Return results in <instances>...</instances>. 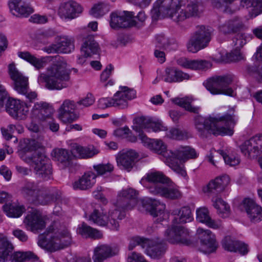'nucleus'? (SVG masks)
I'll use <instances>...</instances> for the list:
<instances>
[{
	"label": "nucleus",
	"instance_id": "f257e3e1",
	"mask_svg": "<svg viewBox=\"0 0 262 262\" xmlns=\"http://www.w3.org/2000/svg\"><path fill=\"white\" fill-rule=\"evenodd\" d=\"M133 129L139 133V137L144 146L161 155L163 157L162 160L167 165H171L170 158L173 156V151L167 150L166 146L162 140L149 139L142 131V129H145L147 132L152 130L155 132L166 130L167 127L161 121L148 117H138L134 119Z\"/></svg>",
	"mask_w": 262,
	"mask_h": 262
},
{
	"label": "nucleus",
	"instance_id": "f03ea898",
	"mask_svg": "<svg viewBox=\"0 0 262 262\" xmlns=\"http://www.w3.org/2000/svg\"><path fill=\"white\" fill-rule=\"evenodd\" d=\"M236 121L234 116L226 114L222 117L205 118L197 115L194 118V125L200 135L206 136L207 133L217 135H232Z\"/></svg>",
	"mask_w": 262,
	"mask_h": 262
},
{
	"label": "nucleus",
	"instance_id": "7ed1b4c3",
	"mask_svg": "<svg viewBox=\"0 0 262 262\" xmlns=\"http://www.w3.org/2000/svg\"><path fill=\"white\" fill-rule=\"evenodd\" d=\"M24 151H35L31 156H27L23 160L30 164L35 174L44 180L51 179L52 175V167L50 160L46 156L42 148L41 143L34 139H27L24 142Z\"/></svg>",
	"mask_w": 262,
	"mask_h": 262
},
{
	"label": "nucleus",
	"instance_id": "20e7f679",
	"mask_svg": "<svg viewBox=\"0 0 262 262\" xmlns=\"http://www.w3.org/2000/svg\"><path fill=\"white\" fill-rule=\"evenodd\" d=\"M70 73L67 69V63L59 59L48 67L46 73H41L38 77L40 84L45 83L49 90H60L71 85Z\"/></svg>",
	"mask_w": 262,
	"mask_h": 262
},
{
	"label": "nucleus",
	"instance_id": "39448f33",
	"mask_svg": "<svg viewBox=\"0 0 262 262\" xmlns=\"http://www.w3.org/2000/svg\"><path fill=\"white\" fill-rule=\"evenodd\" d=\"M20 193L27 200L41 205H48L56 201L65 203L68 202L67 199L62 198L60 190L39 187L34 182H26L20 189Z\"/></svg>",
	"mask_w": 262,
	"mask_h": 262
},
{
	"label": "nucleus",
	"instance_id": "423d86ee",
	"mask_svg": "<svg viewBox=\"0 0 262 262\" xmlns=\"http://www.w3.org/2000/svg\"><path fill=\"white\" fill-rule=\"evenodd\" d=\"M71 242V235L67 228L54 229L50 226L46 232L39 235L38 245L52 252L67 247Z\"/></svg>",
	"mask_w": 262,
	"mask_h": 262
},
{
	"label": "nucleus",
	"instance_id": "0eeeda50",
	"mask_svg": "<svg viewBox=\"0 0 262 262\" xmlns=\"http://www.w3.org/2000/svg\"><path fill=\"white\" fill-rule=\"evenodd\" d=\"M214 29L208 26L201 25L189 39L187 48L189 52L196 53L208 46L213 36Z\"/></svg>",
	"mask_w": 262,
	"mask_h": 262
},
{
	"label": "nucleus",
	"instance_id": "6e6552de",
	"mask_svg": "<svg viewBox=\"0 0 262 262\" xmlns=\"http://www.w3.org/2000/svg\"><path fill=\"white\" fill-rule=\"evenodd\" d=\"M124 216V212L116 208L110 210L108 215L102 209H95L90 216V220L99 226H108L117 231L119 227L118 220H121Z\"/></svg>",
	"mask_w": 262,
	"mask_h": 262
},
{
	"label": "nucleus",
	"instance_id": "1a4fd4ad",
	"mask_svg": "<svg viewBox=\"0 0 262 262\" xmlns=\"http://www.w3.org/2000/svg\"><path fill=\"white\" fill-rule=\"evenodd\" d=\"M232 82L231 76H220L208 79L204 82V85L213 95L223 94L233 97L234 96V92L229 86Z\"/></svg>",
	"mask_w": 262,
	"mask_h": 262
},
{
	"label": "nucleus",
	"instance_id": "9d476101",
	"mask_svg": "<svg viewBox=\"0 0 262 262\" xmlns=\"http://www.w3.org/2000/svg\"><path fill=\"white\" fill-rule=\"evenodd\" d=\"M173 156L170 158L171 165L168 166L177 173L183 177L187 174L186 171L179 163V161H185L189 159L195 158L197 157L196 151L193 148L189 146L180 147L173 151Z\"/></svg>",
	"mask_w": 262,
	"mask_h": 262
},
{
	"label": "nucleus",
	"instance_id": "9b49d317",
	"mask_svg": "<svg viewBox=\"0 0 262 262\" xmlns=\"http://www.w3.org/2000/svg\"><path fill=\"white\" fill-rule=\"evenodd\" d=\"M181 0H157L154 4L151 10V15L153 19L157 20L160 15L163 14L169 17L173 20L176 9L180 5Z\"/></svg>",
	"mask_w": 262,
	"mask_h": 262
},
{
	"label": "nucleus",
	"instance_id": "f8f14e48",
	"mask_svg": "<svg viewBox=\"0 0 262 262\" xmlns=\"http://www.w3.org/2000/svg\"><path fill=\"white\" fill-rule=\"evenodd\" d=\"M170 182V179L162 172L157 171L148 172L140 181V183L153 194H155V192L151 191L152 188H155L158 191L164 185L168 184Z\"/></svg>",
	"mask_w": 262,
	"mask_h": 262
},
{
	"label": "nucleus",
	"instance_id": "ddd939ff",
	"mask_svg": "<svg viewBox=\"0 0 262 262\" xmlns=\"http://www.w3.org/2000/svg\"><path fill=\"white\" fill-rule=\"evenodd\" d=\"M183 0L180 2V5L176 9L173 15V20L177 23L182 21L191 16H199L203 10L198 3L190 2L182 8Z\"/></svg>",
	"mask_w": 262,
	"mask_h": 262
},
{
	"label": "nucleus",
	"instance_id": "4468645a",
	"mask_svg": "<svg viewBox=\"0 0 262 262\" xmlns=\"http://www.w3.org/2000/svg\"><path fill=\"white\" fill-rule=\"evenodd\" d=\"M196 234L200 241L199 249L205 254H209L214 252L218 246L215 238V235L209 230H204L199 228Z\"/></svg>",
	"mask_w": 262,
	"mask_h": 262
},
{
	"label": "nucleus",
	"instance_id": "2eb2a0df",
	"mask_svg": "<svg viewBox=\"0 0 262 262\" xmlns=\"http://www.w3.org/2000/svg\"><path fill=\"white\" fill-rule=\"evenodd\" d=\"M138 192L132 188L123 189L117 194L116 205L122 209H131L136 204Z\"/></svg>",
	"mask_w": 262,
	"mask_h": 262
},
{
	"label": "nucleus",
	"instance_id": "dca6fc26",
	"mask_svg": "<svg viewBox=\"0 0 262 262\" xmlns=\"http://www.w3.org/2000/svg\"><path fill=\"white\" fill-rule=\"evenodd\" d=\"M167 240L172 244L189 245L190 243L188 230L183 226H173L165 232Z\"/></svg>",
	"mask_w": 262,
	"mask_h": 262
},
{
	"label": "nucleus",
	"instance_id": "f3484780",
	"mask_svg": "<svg viewBox=\"0 0 262 262\" xmlns=\"http://www.w3.org/2000/svg\"><path fill=\"white\" fill-rule=\"evenodd\" d=\"M241 149L242 152L248 157H250L252 153L254 154L253 156L262 153V134L256 135L246 141L241 145ZM258 162L262 168V156L259 158Z\"/></svg>",
	"mask_w": 262,
	"mask_h": 262
},
{
	"label": "nucleus",
	"instance_id": "a211bd4d",
	"mask_svg": "<svg viewBox=\"0 0 262 262\" xmlns=\"http://www.w3.org/2000/svg\"><path fill=\"white\" fill-rule=\"evenodd\" d=\"M9 74L13 81L14 89L19 93H24L28 89V78L16 68L14 63L9 66Z\"/></svg>",
	"mask_w": 262,
	"mask_h": 262
},
{
	"label": "nucleus",
	"instance_id": "6ab92c4d",
	"mask_svg": "<svg viewBox=\"0 0 262 262\" xmlns=\"http://www.w3.org/2000/svg\"><path fill=\"white\" fill-rule=\"evenodd\" d=\"M119 248L116 246L101 244L94 249V262H103L105 260L118 254Z\"/></svg>",
	"mask_w": 262,
	"mask_h": 262
},
{
	"label": "nucleus",
	"instance_id": "aec40b11",
	"mask_svg": "<svg viewBox=\"0 0 262 262\" xmlns=\"http://www.w3.org/2000/svg\"><path fill=\"white\" fill-rule=\"evenodd\" d=\"M5 109L12 117L19 120L24 119L28 113L27 108L19 100L12 98L7 99Z\"/></svg>",
	"mask_w": 262,
	"mask_h": 262
},
{
	"label": "nucleus",
	"instance_id": "412c9836",
	"mask_svg": "<svg viewBox=\"0 0 262 262\" xmlns=\"http://www.w3.org/2000/svg\"><path fill=\"white\" fill-rule=\"evenodd\" d=\"M76 104L72 100H65L58 109V117L63 123H71L78 119L75 113Z\"/></svg>",
	"mask_w": 262,
	"mask_h": 262
},
{
	"label": "nucleus",
	"instance_id": "4be33fe9",
	"mask_svg": "<svg viewBox=\"0 0 262 262\" xmlns=\"http://www.w3.org/2000/svg\"><path fill=\"white\" fill-rule=\"evenodd\" d=\"M121 90L117 92L114 96L113 104L114 107L124 109L128 106V100L136 97V91L126 86L121 87Z\"/></svg>",
	"mask_w": 262,
	"mask_h": 262
},
{
	"label": "nucleus",
	"instance_id": "5701e85b",
	"mask_svg": "<svg viewBox=\"0 0 262 262\" xmlns=\"http://www.w3.org/2000/svg\"><path fill=\"white\" fill-rule=\"evenodd\" d=\"M82 11L81 6L73 1H70L60 4L58 9V14L63 18L73 19L77 17V14Z\"/></svg>",
	"mask_w": 262,
	"mask_h": 262
},
{
	"label": "nucleus",
	"instance_id": "b1692460",
	"mask_svg": "<svg viewBox=\"0 0 262 262\" xmlns=\"http://www.w3.org/2000/svg\"><path fill=\"white\" fill-rule=\"evenodd\" d=\"M138 157V155L134 150L120 152L116 157L118 165L122 169L129 171L135 164V160Z\"/></svg>",
	"mask_w": 262,
	"mask_h": 262
},
{
	"label": "nucleus",
	"instance_id": "393cba45",
	"mask_svg": "<svg viewBox=\"0 0 262 262\" xmlns=\"http://www.w3.org/2000/svg\"><path fill=\"white\" fill-rule=\"evenodd\" d=\"M180 67L192 70H206L212 67L210 61L203 59L191 60L186 57H181L177 60Z\"/></svg>",
	"mask_w": 262,
	"mask_h": 262
},
{
	"label": "nucleus",
	"instance_id": "a878e982",
	"mask_svg": "<svg viewBox=\"0 0 262 262\" xmlns=\"http://www.w3.org/2000/svg\"><path fill=\"white\" fill-rule=\"evenodd\" d=\"M24 223L28 229L33 232L41 230L45 227V223L40 214L36 210L28 212Z\"/></svg>",
	"mask_w": 262,
	"mask_h": 262
},
{
	"label": "nucleus",
	"instance_id": "bb28decb",
	"mask_svg": "<svg viewBox=\"0 0 262 262\" xmlns=\"http://www.w3.org/2000/svg\"><path fill=\"white\" fill-rule=\"evenodd\" d=\"M134 15L133 12L124 11L122 13H112L110 21L113 29L130 27L131 17Z\"/></svg>",
	"mask_w": 262,
	"mask_h": 262
},
{
	"label": "nucleus",
	"instance_id": "cd10ccee",
	"mask_svg": "<svg viewBox=\"0 0 262 262\" xmlns=\"http://www.w3.org/2000/svg\"><path fill=\"white\" fill-rule=\"evenodd\" d=\"M146 253L152 258H161L165 254L167 250L166 245L163 241H150L146 246Z\"/></svg>",
	"mask_w": 262,
	"mask_h": 262
},
{
	"label": "nucleus",
	"instance_id": "c85d7f7f",
	"mask_svg": "<svg viewBox=\"0 0 262 262\" xmlns=\"http://www.w3.org/2000/svg\"><path fill=\"white\" fill-rule=\"evenodd\" d=\"M243 205L252 222H257L262 220V208L260 206L249 199H245Z\"/></svg>",
	"mask_w": 262,
	"mask_h": 262
},
{
	"label": "nucleus",
	"instance_id": "c756f323",
	"mask_svg": "<svg viewBox=\"0 0 262 262\" xmlns=\"http://www.w3.org/2000/svg\"><path fill=\"white\" fill-rule=\"evenodd\" d=\"M9 7L11 13L17 16L27 17L33 11V8L26 1L20 3L18 0H10Z\"/></svg>",
	"mask_w": 262,
	"mask_h": 262
},
{
	"label": "nucleus",
	"instance_id": "7c9ffc66",
	"mask_svg": "<svg viewBox=\"0 0 262 262\" xmlns=\"http://www.w3.org/2000/svg\"><path fill=\"white\" fill-rule=\"evenodd\" d=\"M222 246L230 252H239L245 255L248 252V245L240 241L233 240L230 236H226L222 241Z\"/></svg>",
	"mask_w": 262,
	"mask_h": 262
},
{
	"label": "nucleus",
	"instance_id": "2f4dec72",
	"mask_svg": "<svg viewBox=\"0 0 262 262\" xmlns=\"http://www.w3.org/2000/svg\"><path fill=\"white\" fill-rule=\"evenodd\" d=\"M53 112V109L49 104L43 101L35 103L32 110L33 115L41 121L51 119Z\"/></svg>",
	"mask_w": 262,
	"mask_h": 262
},
{
	"label": "nucleus",
	"instance_id": "473e14b6",
	"mask_svg": "<svg viewBox=\"0 0 262 262\" xmlns=\"http://www.w3.org/2000/svg\"><path fill=\"white\" fill-rule=\"evenodd\" d=\"M230 182L229 178L228 176H223L217 177L214 180L211 181L204 188L203 191L206 193H216L222 191L225 187L228 185Z\"/></svg>",
	"mask_w": 262,
	"mask_h": 262
},
{
	"label": "nucleus",
	"instance_id": "72a5a7b5",
	"mask_svg": "<svg viewBox=\"0 0 262 262\" xmlns=\"http://www.w3.org/2000/svg\"><path fill=\"white\" fill-rule=\"evenodd\" d=\"M142 203L146 211L154 217L161 216L165 209V205L155 199L148 198L143 200Z\"/></svg>",
	"mask_w": 262,
	"mask_h": 262
},
{
	"label": "nucleus",
	"instance_id": "f704fd0d",
	"mask_svg": "<svg viewBox=\"0 0 262 262\" xmlns=\"http://www.w3.org/2000/svg\"><path fill=\"white\" fill-rule=\"evenodd\" d=\"M97 176L94 172L89 171L85 173L78 181L73 183L75 190H87L91 188L96 183Z\"/></svg>",
	"mask_w": 262,
	"mask_h": 262
},
{
	"label": "nucleus",
	"instance_id": "c9c22d12",
	"mask_svg": "<svg viewBox=\"0 0 262 262\" xmlns=\"http://www.w3.org/2000/svg\"><path fill=\"white\" fill-rule=\"evenodd\" d=\"M100 50L98 43L94 39L93 35H88L83 39V42L81 47V52L85 56H91L96 54Z\"/></svg>",
	"mask_w": 262,
	"mask_h": 262
},
{
	"label": "nucleus",
	"instance_id": "e433bc0d",
	"mask_svg": "<svg viewBox=\"0 0 262 262\" xmlns=\"http://www.w3.org/2000/svg\"><path fill=\"white\" fill-rule=\"evenodd\" d=\"M171 214L175 216L173 220L174 223H186L191 222L193 219L191 209L188 206L182 207L180 209H174Z\"/></svg>",
	"mask_w": 262,
	"mask_h": 262
},
{
	"label": "nucleus",
	"instance_id": "4c0bfd02",
	"mask_svg": "<svg viewBox=\"0 0 262 262\" xmlns=\"http://www.w3.org/2000/svg\"><path fill=\"white\" fill-rule=\"evenodd\" d=\"M244 27V24L241 18L235 16L227 21L220 26V30L224 33L235 32Z\"/></svg>",
	"mask_w": 262,
	"mask_h": 262
},
{
	"label": "nucleus",
	"instance_id": "58836bf2",
	"mask_svg": "<svg viewBox=\"0 0 262 262\" xmlns=\"http://www.w3.org/2000/svg\"><path fill=\"white\" fill-rule=\"evenodd\" d=\"M167 185H164L158 191L155 188H152L151 191L155 192V195H159L167 199L174 200L181 198L182 193L177 188L168 187Z\"/></svg>",
	"mask_w": 262,
	"mask_h": 262
},
{
	"label": "nucleus",
	"instance_id": "ea45409f",
	"mask_svg": "<svg viewBox=\"0 0 262 262\" xmlns=\"http://www.w3.org/2000/svg\"><path fill=\"white\" fill-rule=\"evenodd\" d=\"M3 208L8 216L14 218L20 217L26 210L23 205L15 203L6 204Z\"/></svg>",
	"mask_w": 262,
	"mask_h": 262
},
{
	"label": "nucleus",
	"instance_id": "a19ab883",
	"mask_svg": "<svg viewBox=\"0 0 262 262\" xmlns=\"http://www.w3.org/2000/svg\"><path fill=\"white\" fill-rule=\"evenodd\" d=\"M18 56L20 58L30 63L38 70L43 68L46 64V62L44 58L40 59L37 58L27 51L19 52L18 53Z\"/></svg>",
	"mask_w": 262,
	"mask_h": 262
},
{
	"label": "nucleus",
	"instance_id": "79ce46f5",
	"mask_svg": "<svg viewBox=\"0 0 262 262\" xmlns=\"http://www.w3.org/2000/svg\"><path fill=\"white\" fill-rule=\"evenodd\" d=\"M78 233L85 237L99 239L102 237V234L98 230L94 229L83 223L78 229Z\"/></svg>",
	"mask_w": 262,
	"mask_h": 262
},
{
	"label": "nucleus",
	"instance_id": "37998d69",
	"mask_svg": "<svg viewBox=\"0 0 262 262\" xmlns=\"http://www.w3.org/2000/svg\"><path fill=\"white\" fill-rule=\"evenodd\" d=\"M60 53H69L74 50V40L68 36H61L57 40Z\"/></svg>",
	"mask_w": 262,
	"mask_h": 262
},
{
	"label": "nucleus",
	"instance_id": "c03bdc74",
	"mask_svg": "<svg viewBox=\"0 0 262 262\" xmlns=\"http://www.w3.org/2000/svg\"><path fill=\"white\" fill-rule=\"evenodd\" d=\"M37 259V255L30 251L16 252L12 255V262L34 261Z\"/></svg>",
	"mask_w": 262,
	"mask_h": 262
},
{
	"label": "nucleus",
	"instance_id": "a18cd8bd",
	"mask_svg": "<svg viewBox=\"0 0 262 262\" xmlns=\"http://www.w3.org/2000/svg\"><path fill=\"white\" fill-rule=\"evenodd\" d=\"M191 101V99L188 97L176 98L172 99L173 102L176 104L190 112L197 114L199 112V107L192 106L190 104Z\"/></svg>",
	"mask_w": 262,
	"mask_h": 262
},
{
	"label": "nucleus",
	"instance_id": "49530a36",
	"mask_svg": "<svg viewBox=\"0 0 262 262\" xmlns=\"http://www.w3.org/2000/svg\"><path fill=\"white\" fill-rule=\"evenodd\" d=\"M75 152L80 158H89L98 154L99 151L94 148L76 146L74 148Z\"/></svg>",
	"mask_w": 262,
	"mask_h": 262
},
{
	"label": "nucleus",
	"instance_id": "de8ad7c7",
	"mask_svg": "<svg viewBox=\"0 0 262 262\" xmlns=\"http://www.w3.org/2000/svg\"><path fill=\"white\" fill-rule=\"evenodd\" d=\"M166 131L165 137L169 139L182 140L189 138L188 133L187 132L177 128H171L169 130L167 129Z\"/></svg>",
	"mask_w": 262,
	"mask_h": 262
},
{
	"label": "nucleus",
	"instance_id": "09e8293b",
	"mask_svg": "<svg viewBox=\"0 0 262 262\" xmlns=\"http://www.w3.org/2000/svg\"><path fill=\"white\" fill-rule=\"evenodd\" d=\"M55 35V31L52 29L39 30L35 33V39L38 42L47 44L49 43V39Z\"/></svg>",
	"mask_w": 262,
	"mask_h": 262
},
{
	"label": "nucleus",
	"instance_id": "8fccbe9b",
	"mask_svg": "<svg viewBox=\"0 0 262 262\" xmlns=\"http://www.w3.org/2000/svg\"><path fill=\"white\" fill-rule=\"evenodd\" d=\"M12 245L7 240H0V262H5L9 254L12 250Z\"/></svg>",
	"mask_w": 262,
	"mask_h": 262
},
{
	"label": "nucleus",
	"instance_id": "3c124183",
	"mask_svg": "<svg viewBox=\"0 0 262 262\" xmlns=\"http://www.w3.org/2000/svg\"><path fill=\"white\" fill-rule=\"evenodd\" d=\"M213 206L217 209L218 213L222 214L223 217L228 215L230 211V207L221 198H216L213 202Z\"/></svg>",
	"mask_w": 262,
	"mask_h": 262
},
{
	"label": "nucleus",
	"instance_id": "603ef678",
	"mask_svg": "<svg viewBox=\"0 0 262 262\" xmlns=\"http://www.w3.org/2000/svg\"><path fill=\"white\" fill-rule=\"evenodd\" d=\"M55 158L64 166L69 164L71 160L70 152L66 149H57L55 150Z\"/></svg>",
	"mask_w": 262,
	"mask_h": 262
},
{
	"label": "nucleus",
	"instance_id": "864d4df0",
	"mask_svg": "<svg viewBox=\"0 0 262 262\" xmlns=\"http://www.w3.org/2000/svg\"><path fill=\"white\" fill-rule=\"evenodd\" d=\"M217 153L219 154L220 158H222L225 163L230 166H236L240 163V159L238 157L233 155H227L222 150H219Z\"/></svg>",
	"mask_w": 262,
	"mask_h": 262
},
{
	"label": "nucleus",
	"instance_id": "5fc2aeb1",
	"mask_svg": "<svg viewBox=\"0 0 262 262\" xmlns=\"http://www.w3.org/2000/svg\"><path fill=\"white\" fill-rule=\"evenodd\" d=\"M108 11L107 5L100 3L94 5L90 10V14L95 17L103 16Z\"/></svg>",
	"mask_w": 262,
	"mask_h": 262
},
{
	"label": "nucleus",
	"instance_id": "6e6d98bb",
	"mask_svg": "<svg viewBox=\"0 0 262 262\" xmlns=\"http://www.w3.org/2000/svg\"><path fill=\"white\" fill-rule=\"evenodd\" d=\"M148 244V239L138 236L134 237L131 238L128 248L129 250H132L137 245H139L144 248L146 247Z\"/></svg>",
	"mask_w": 262,
	"mask_h": 262
},
{
	"label": "nucleus",
	"instance_id": "4d7b16f0",
	"mask_svg": "<svg viewBox=\"0 0 262 262\" xmlns=\"http://www.w3.org/2000/svg\"><path fill=\"white\" fill-rule=\"evenodd\" d=\"M171 42L169 39L163 35H159L156 38V48L160 49H170L169 46Z\"/></svg>",
	"mask_w": 262,
	"mask_h": 262
},
{
	"label": "nucleus",
	"instance_id": "13d9d810",
	"mask_svg": "<svg viewBox=\"0 0 262 262\" xmlns=\"http://www.w3.org/2000/svg\"><path fill=\"white\" fill-rule=\"evenodd\" d=\"M134 15L131 17L130 19V27H136L137 28H140L142 27L144 21L146 19V16L144 12L140 11L138 13V15L136 17L135 19H133Z\"/></svg>",
	"mask_w": 262,
	"mask_h": 262
},
{
	"label": "nucleus",
	"instance_id": "bf43d9fd",
	"mask_svg": "<svg viewBox=\"0 0 262 262\" xmlns=\"http://www.w3.org/2000/svg\"><path fill=\"white\" fill-rule=\"evenodd\" d=\"M196 220L199 222L206 223L210 218L209 215V211L207 208L201 207L198 209L196 211Z\"/></svg>",
	"mask_w": 262,
	"mask_h": 262
},
{
	"label": "nucleus",
	"instance_id": "052dcab7",
	"mask_svg": "<svg viewBox=\"0 0 262 262\" xmlns=\"http://www.w3.org/2000/svg\"><path fill=\"white\" fill-rule=\"evenodd\" d=\"M235 48L241 49L247 42V36L244 33H238L232 39Z\"/></svg>",
	"mask_w": 262,
	"mask_h": 262
},
{
	"label": "nucleus",
	"instance_id": "680f3d73",
	"mask_svg": "<svg viewBox=\"0 0 262 262\" xmlns=\"http://www.w3.org/2000/svg\"><path fill=\"white\" fill-rule=\"evenodd\" d=\"M93 168L98 175H102L106 172H112L114 170V166L110 163L95 165L93 166Z\"/></svg>",
	"mask_w": 262,
	"mask_h": 262
},
{
	"label": "nucleus",
	"instance_id": "e2e57ef3",
	"mask_svg": "<svg viewBox=\"0 0 262 262\" xmlns=\"http://www.w3.org/2000/svg\"><path fill=\"white\" fill-rule=\"evenodd\" d=\"M248 72L254 77L258 82H262V66L249 67Z\"/></svg>",
	"mask_w": 262,
	"mask_h": 262
},
{
	"label": "nucleus",
	"instance_id": "0e129e2a",
	"mask_svg": "<svg viewBox=\"0 0 262 262\" xmlns=\"http://www.w3.org/2000/svg\"><path fill=\"white\" fill-rule=\"evenodd\" d=\"M253 8L249 10V13L251 18L254 17L262 12V0H254Z\"/></svg>",
	"mask_w": 262,
	"mask_h": 262
},
{
	"label": "nucleus",
	"instance_id": "69168bd1",
	"mask_svg": "<svg viewBox=\"0 0 262 262\" xmlns=\"http://www.w3.org/2000/svg\"><path fill=\"white\" fill-rule=\"evenodd\" d=\"M164 81L169 83L176 82V69L171 68L166 69Z\"/></svg>",
	"mask_w": 262,
	"mask_h": 262
},
{
	"label": "nucleus",
	"instance_id": "338daca9",
	"mask_svg": "<svg viewBox=\"0 0 262 262\" xmlns=\"http://www.w3.org/2000/svg\"><path fill=\"white\" fill-rule=\"evenodd\" d=\"M227 57L230 61L236 62L243 59V56L240 52V49L235 48V50L232 51L230 53L227 54Z\"/></svg>",
	"mask_w": 262,
	"mask_h": 262
},
{
	"label": "nucleus",
	"instance_id": "774afa93",
	"mask_svg": "<svg viewBox=\"0 0 262 262\" xmlns=\"http://www.w3.org/2000/svg\"><path fill=\"white\" fill-rule=\"evenodd\" d=\"M127 261L128 262H147L140 254L135 252H132L128 256Z\"/></svg>",
	"mask_w": 262,
	"mask_h": 262
}]
</instances>
